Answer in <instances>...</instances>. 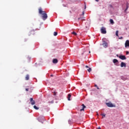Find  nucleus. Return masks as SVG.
<instances>
[{"mask_svg":"<svg viewBox=\"0 0 129 129\" xmlns=\"http://www.w3.org/2000/svg\"><path fill=\"white\" fill-rule=\"evenodd\" d=\"M101 32L102 34H105L106 33V29L104 27H102L101 28Z\"/></svg>","mask_w":129,"mask_h":129,"instance_id":"nucleus-4","label":"nucleus"},{"mask_svg":"<svg viewBox=\"0 0 129 129\" xmlns=\"http://www.w3.org/2000/svg\"><path fill=\"white\" fill-rule=\"evenodd\" d=\"M38 11H39V14L42 15V17L43 20L44 21H45V20H47V18H48V16L47 15V14H46V12H45L44 11H43V10H42V8H39L38 9Z\"/></svg>","mask_w":129,"mask_h":129,"instance_id":"nucleus-1","label":"nucleus"},{"mask_svg":"<svg viewBox=\"0 0 129 129\" xmlns=\"http://www.w3.org/2000/svg\"><path fill=\"white\" fill-rule=\"evenodd\" d=\"M33 107H34V108L35 109H39V108H38V107H37V106H36V105H34V106H33Z\"/></svg>","mask_w":129,"mask_h":129,"instance_id":"nucleus-17","label":"nucleus"},{"mask_svg":"<svg viewBox=\"0 0 129 129\" xmlns=\"http://www.w3.org/2000/svg\"><path fill=\"white\" fill-rule=\"evenodd\" d=\"M81 19H82V20H83V18H78V20H81Z\"/></svg>","mask_w":129,"mask_h":129,"instance_id":"nucleus-23","label":"nucleus"},{"mask_svg":"<svg viewBox=\"0 0 129 129\" xmlns=\"http://www.w3.org/2000/svg\"><path fill=\"white\" fill-rule=\"evenodd\" d=\"M97 89H99V88H97Z\"/></svg>","mask_w":129,"mask_h":129,"instance_id":"nucleus-35","label":"nucleus"},{"mask_svg":"<svg viewBox=\"0 0 129 129\" xmlns=\"http://www.w3.org/2000/svg\"><path fill=\"white\" fill-rule=\"evenodd\" d=\"M103 45H104V46H105V47H107V46H108V44H107V43H104L103 44Z\"/></svg>","mask_w":129,"mask_h":129,"instance_id":"nucleus-20","label":"nucleus"},{"mask_svg":"<svg viewBox=\"0 0 129 129\" xmlns=\"http://www.w3.org/2000/svg\"><path fill=\"white\" fill-rule=\"evenodd\" d=\"M85 9H86V5L85 6Z\"/></svg>","mask_w":129,"mask_h":129,"instance_id":"nucleus-29","label":"nucleus"},{"mask_svg":"<svg viewBox=\"0 0 129 129\" xmlns=\"http://www.w3.org/2000/svg\"><path fill=\"white\" fill-rule=\"evenodd\" d=\"M119 39L120 40H121V39H122V37H120V38H119Z\"/></svg>","mask_w":129,"mask_h":129,"instance_id":"nucleus-25","label":"nucleus"},{"mask_svg":"<svg viewBox=\"0 0 129 129\" xmlns=\"http://www.w3.org/2000/svg\"><path fill=\"white\" fill-rule=\"evenodd\" d=\"M110 23L111 24V25H113L114 24V22L113 21V20L112 19H110Z\"/></svg>","mask_w":129,"mask_h":129,"instance_id":"nucleus-15","label":"nucleus"},{"mask_svg":"<svg viewBox=\"0 0 129 129\" xmlns=\"http://www.w3.org/2000/svg\"><path fill=\"white\" fill-rule=\"evenodd\" d=\"M113 62L115 64V63H118V60L116 59H113Z\"/></svg>","mask_w":129,"mask_h":129,"instance_id":"nucleus-12","label":"nucleus"},{"mask_svg":"<svg viewBox=\"0 0 129 129\" xmlns=\"http://www.w3.org/2000/svg\"><path fill=\"white\" fill-rule=\"evenodd\" d=\"M95 87H96V86H97V85H95Z\"/></svg>","mask_w":129,"mask_h":129,"instance_id":"nucleus-31","label":"nucleus"},{"mask_svg":"<svg viewBox=\"0 0 129 129\" xmlns=\"http://www.w3.org/2000/svg\"><path fill=\"white\" fill-rule=\"evenodd\" d=\"M127 9H128V7L127 6L126 9L125 10V11H126V10H127Z\"/></svg>","mask_w":129,"mask_h":129,"instance_id":"nucleus-26","label":"nucleus"},{"mask_svg":"<svg viewBox=\"0 0 129 129\" xmlns=\"http://www.w3.org/2000/svg\"><path fill=\"white\" fill-rule=\"evenodd\" d=\"M116 36H117V37H118V30H117L116 31Z\"/></svg>","mask_w":129,"mask_h":129,"instance_id":"nucleus-19","label":"nucleus"},{"mask_svg":"<svg viewBox=\"0 0 129 129\" xmlns=\"http://www.w3.org/2000/svg\"><path fill=\"white\" fill-rule=\"evenodd\" d=\"M58 35V33L57 32H54V36H57Z\"/></svg>","mask_w":129,"mask_h":129,"instance_id":"nucleus-18","label":"nucleus"},{"mask_svg":"<svg viewBox=\"0 0 129 129\" xmlns=\"http://www.w3.org/2000/svg\"><path fill=\"white\" fill-rule=\"evenodd\" d=\"M51 76H53V75H51Z\"/></svg>","mask_w":129,"mask_h":129,"instance_id":"nucleus-34","label":"nucleus"},{"mask_svg":"<svg viewBox=\"0 0 129 129\" xmlns=\"http://www.w3.org/2000/svg\"><path fill=\"white\" fill-rule=\"evenodd\" d=\"M103 116L105 117V114H103Z\"/></svg>","mask_w":129,"mask_h":129,"instance_id":"nucleus-28","label":"nucleus"},{"mask_svg":"<svg viewBox=\"0 0 129 129\" xmlns=\"http://www.w3.org/2000/svg\"><path fill=\"white\" fill-rule=\"evenodd\" d=\"M25 90H26V91H29V89L26 88V89H25Z\"/></svg>","mask_w":129,"mask_h":129,"instance_id":"nucleus-22","label":"nucleus"},{"mask_svg":"<svg viewBox=\"0 0 129 129\" xmlns=\"http://www.w3.org/2000/svg\"><path fill=\"white\" fill-rule=\"evenodd\" d=\"M119 59H121V60H126V57L125 55H120L119 56Z\"/></svg>","mask_w":129,"mask_h":129,"instance_id":"nucleus-5","label":"nucleus"},{"mask_svg":"<svg viewBox=\"0 0 129 129\" xmlns=\"http://www.w3.org/2000/svg\"><path fill=\"white\" fill-rule=\"evenodd\" d=\"M97 2H98V0H97Z\"/></svg>","mask_w":129,"mask_h":129,"instance_id":"nucleus-36","label":"nucleus"},{"mask_svg":"<svg viewBox=\"0 0 129 129\" xmlns=\"http://www.w3.org/2000/svg\"><path fill=\"white\" fill-rule=\"evenodd\" d=\"M106 105L108 106V107H115V105H113L111 102L106 103Z\"/></svg>","mask_w":129,"mask_h":129,"instance_id":"nucleus-2","label":"nucleus"},{"mask_svg":"<svg viewBox=\"0 0 129 129\" xmlns=\"http://www.w3.org/2000/svg\"><path fill=\"white\" fill-rule=\"evenodd\" d=\"M52 62L53 63V64H57V63H58V59H57L56 58H54L52 60Z\"/></svg>","mask_w":129,"mask_h":129,"instance_id":"nucleus-9","label":"nucleus"},{"mask_svg":"<svg viewBox=\"0 0 129 129\" xmlns=\"http://www.w3.org/2000/svg\"><path fill=\"white\" fill-rule=\"evenodd\" d=\"M38 119V121L42 123H43V121H45V117H44V116L39 117Z\"/></svg>","mask_w":129,"mask_h":129,"instance_id":"nucleus-3","label":"nucleus"},{"mask_svg":"<svg viewBox=\"0 0 129 129\" xmlns=\"http://www.w3.org/2000/svg\"><path fill=\"white\" fill-rule=\"evenodd\" d=\"M89 53H90V51H89Z\"/></svg>","mask_w":129,"mask_h":129,"instance_id":"nucleus-33","label":"nucleus"},{"mask_svg":"<svg viewBox=\"0 0 129 129\" xmlns=\"http://www.w3.org/2000/svg\"><path fill=\"white\" fill-rule=\"evenodd\" d=\"M82 106H83V108L80 109V111H84V108L86 107V106H85V105H84V104H82Z\"/></svg>","mask_w":129,"mask_h":129,"instance_id":"nucleus-11","label":"nucleus"},{"mask_svg":"<svg viewBox=\"0 0 129 129\" xmlns=\"http://www.w3.org/2000/svg\"><path fill=\"white\" fill-rule=\"evenodd\" d=\"M85 67L86 68H87V71H88L89 73L91 72V68H89L88 66H86Z\"/></svg>","mask_w":129,"mask_h":129,"instance_id":"nucleus-10","label":"nucleus"},{"mask_svg":"<svg viewBox=\"0 0 129 129\" xmlns=\"http://www.w3.org/2000/svg\"><path fill=\"white\" fill-rule=\"evenodd\" d=\"M97 129H101L100 127H98Z\"/></svg>","mask_w":129,"mask_h":129,"instance_id":"nucleus-27","label":"nucleus"},{"mask_svg":"<svg viewBox=\"0 0 129 129\" xmlns=\"http://www.w3.org/2000/svg\"><path fill=\"white\" fill-rule=\"evenodd\" d=\"M30 100V102H31L32 105H34L35 104V101L34 100V99H33V98H31Z\"/></svg>","mask_w":129,"mask_h":129,"instance_id":"nucleus-6","label":"nucleus"},{"mask_svg":"<svg viewBox=\"0 0 129 129\" xmlns=\"http://www.w3.org/2000/svg\"><path fill=\"white\" fill-rule=\"evenodd\" d=\"M26 80H29L30 79V76L29 75H27L25 77Z\"/></svg>","mask_w":129,"mask_h":129,"instance_id":"nucleus-14","label":"nucleus"},{"mask_svg":"<svg viewBox=\"0 0 129 129\" xmlns=\"http://www.w3.org/2000/svg\"><path fill=\"white\" fill-rule=\"evenodd\" d=\"M116 56H117V57H119V56H118V54H117V55H116Z\"/></svg>","mask_w":129,"mask_h":129,"instance_id":"nucleus-30","label":"nucleus"},{"mask_svg":"<svg viewBox=\"0 0 129 129\" xmlns=\"http://www.w3.org/2000/svg\"><path fill=\"white\" fill-rule=\"evenodd\" d=\"M96 1V2H97V0H95Z\"/></svg>","mask_w":129,"mask_h":129,"instance_id":"nucleus-32","label":"nucleus"},{"mask_svg":"<svg viewBox=\"0 0 129 129\" xmlns=\"http://www.w3.org/2000/svg\"><path fill=\"white\" fill-rule=\"evenodd\" d=\"M127 47H129V40H126L125 42V47L126 48Z\"/></svg>","mask_w":129,"mask_h":129,"instance_id":"nucleus-7","label":"nucleus"},{"mask_svg":"<svg viewBox=\"0 0 129 129\" xmlns=\"http://www.w3.org/2000/svg\"><path fill=\"white\" fill-rule=\"evenodd\" d=\"M120 67H126V64L123 62H121L120 64Z\"/></svg>","mask_w":129,"mask_h":129,"instance_id":"nucleus-8","label":"nucleus"},{"mask_svg":"<svg viewBox=\"0 0 129 129\" xmlns=\"http://www.w3.org/2000/svg\"><path fill=\"white\" fill-rule=\"evenodd\" d=\"M126 55H128L129 52L128 51H126Z\"/></svg>","mask_w":129,"mask_h":129,"instance_id":"nucleus-21","label":"nucleus"},{"mask_svg":"<svg viewBox=\"0 0 129 129\" xmlns=\"http://www.w3.org/2000/svg\"><path fill=\"white\" fill-rule=\"evenodd\" d=\"M72 34H73V35H74V36H77V33H76V32H73L72 33Z\"/></svg>","mask_w":129,"mask_h":129,"instance_id":"nucleus-16","label":"nucleus"},{"mask_svg":"<svg viewBox=\"0 0 129 129\" xmlns=\"http://www.w3.org/2000/svg\"><path fill=\"white\" fill-rule=\"evenodd\" d=\"M82 15H83V16H84V11L83 12Z\"/></svg>","mask_w":129,"mask_h":129,"instance_id":"nucleus-24","label":"nucleus"},{"mask_svg":"<svg viewBox=\"0 0 129 129\" xmlns=\"http://www.w3.org/2000/svg\"><path fill=\"white\" fill-rule=\"evenodd\" d=\"M71 97V94H69L68 95V100L70 101L71 100V99H70Z\"/></svg>","mask_w":129,"mask_h":129,"instance_id":"nucleus-13","label":"nucleus"}]
</instances>
